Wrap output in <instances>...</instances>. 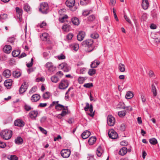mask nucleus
Returning <instances> with one entry per match:
<instances>
[{"mask_svg":"<svg viewBox=\"0 0 160 160\" xmlns=\"http://www.w3.org/2000/svg\"><path fill=\"white\" fill-rule=\"evenodd\" d=\"M91 37L94 39H96L98 38V34L96 33H93L91 35Z\"/></svg>","mask_w":160,"mask_h":160,"instance_id":"obj_48","label":"nucleus"},{"mask_svg":"<svg viewBox=\"0 0 160 160\" xmlns=\"http://www.w3.org/2000/svg\"><path fill=\"white\" fill-rule=\"evenodd\" d=\"M11 72L9 69H6L3 71L2 75L3 77L6 78H9L11 75Z\"/></svg>","mask_w":160,"mask_h":160,"instance_id":"obj_18","label":"nucleus"},{"mask_svg":"<svg viewBox=\"0 0 160 160\" xmlns=\"http://www.w3.org/2000/svg\"><path fill=\"white\" fill-rule=\"evenodd\" d=\"M38 128L42 133L45 135L47 134V131L44 129L40 126L38 127Z\"/></svg>","mask_w":160,"mask_h":160,"instance_id":"obj_53","label":"nucleus"},{"mask_svg":"<svg viewBox=\"0 0 160 160\" xmlns=\"http://www.w3.org/2000/svg\"><path fill=\"white\" fill-rule=\"evenodd\" d=\"M72 23L74 25H78L79 23V21L78 19L76 17H74L71 19Z\"/></svg>","mask_w":160,"mask_h":160,"instance_id":"obj_24","label":"nucleus"},{"mask_svg":"<svg viewBox=\"0 0 160 160\" xmlns=\"http://www.w3.org/2000/svg\"><path fill=\"white\" fill-rule=\"evenodd\" d=\"M134 94L131 91L127 92L125 96L126 98L127 99H130L133 97Z\"/></svg>","mask_w":160,"mask_h":160,"instance_id":"obj_26","label":"nucleus"},{"mask_svg":"<svg viewBox=\"0 0 160 160\" xmlns=\"http://www.w3.org/2000/svg\"><path fill=\"white\" fill-rule=\"evenodd\" d=\"M108 125L110 126H113L115 123V118L112 115L108 116L107 119Z\"/></svg>","mask_w":160,"mask_h":160,"instance_id":"obj_8","label":"nucleus"},{"mask_svg":"<svg viewBox=\"0 0 160 160\" xmlns=\"http://www.w3.org/2000/svg\"><path fill=\"white\" fill-rule=\"evenodd\" d=\"M39 11L43 14H47L48 12V6L46 2H42L40 4Z\"/></svg>","mask_w":160,"mask_h":160,"instance_id":"obj_3","label":"nucleus"},{"mask_svg":"<svg viewBox=\"0 0 160 160\" xmlns=\"http://www.w3.org/2000/svg\"><path fill=\"white\" fill-rule=\"evenodd\" d=\"M65 108L64 106L60 104H56L55 106V108L57 111H61L62 110H65Z\"/></svg>","mask_w":160,"mask_h":160,"instance_id":"obj_23","label":"nucleus"},{"mask_svg":"<svg viewBox=\"0 0 160 160\" xmlns=\"http://www.w3.org/2000/svg\"><path fill=\"white\" fill-rule=\"evenodd\" d=\"M68 85L69 82L68 80H62L59 84L58 88L60 89H65L68 87Z\"/></svg>","mask_w":160,"mask_h":160,"instance_id":"obj_6","label":"nucleus"},{"mask_svg":"<svg viewBox=\"0 0 160 160\" xmlns=\"http://www.w3.org/2000/svg\"><path fill=\"white\" fill-rule=\"evenodd\" d=\"M124 17V18L130 24L131 23V20L129 19V18H128L126 15H125Z\"/></svg>","mask_w":160,"mask_h":160,"instance_id":"obj_63","label":"nucleus"},{"mask_svg":"<svg viewBox=\"0 0 160 160\" xmlns=\"http://www.w3.org/2000/svg\"><path fill=\"white\" fill-rule=\"evenodd\" d=\"M7 18V15L6 14H3L0 15V21L2 19H5Z\"/></svg>","mask_w":160,"mask_h":160,"instance_id":"obj_54","label":"nucleus"},{"mask_svg":"<svg viewBox=\"0 0 160 160\" xmlns=\"http://www.w3.org/2000/svg\"><path fill=\"white\" fill-rule=\"evenodd\" d=\"M59 66L61 69L65 72H68L69 71V68L67 67L66 63H62L60 64Z\"/></svg>","mask_w":160,"mask_h":160,"instance_id":"obj_15","label":"nucleus"},{"mask_svg":"<svg viewBox=\"0 0 160 160\" xmlns=\"http://www.w3.org/2000/svg\"><path fill=\"white\" fill-rule=\"evenodd\" d=\"M65 56L62 54L58 56V58L59 60L64 59H65Z\"/></svg>","mask_w":160,"mask_h":160,"instance_id":"obj_62","label":"nucleus"},{"mask_svg":"<svg viewBox=\"0 0 160 160\" xmlns=\"http://www.w3.org/2000/svg\"><path fill=\"white\" fill-rule=\"evenodd\" d=\"M24 108L26 111H29L33 109L30 106L26 104H25L24 105Z\"/></svg>","mask_w":160,"mask_h":160,"instance_id":"obj_45","label":"nucleus"},{"mask_svg":"<svg viewBox=\"0 0 160 160\" xmlns=\"http://www.w3.org/2000/svg\"><path fill=\"white\" fill-rule=\"evenodd\" d=\"M90 133L89 131L86 130L82 133V137L83 139H86L90 136Z\"/></svg>","mask_w":160,"mask_h":160,"instance_id":"obj_21","label":"nucleus"},{"mask_svg":"<svg viewBox=\"0 0 160 160\" xmlns=\"http://www.w3.org/2000/svg\"><path fill=\"white\" fill-rule=\"evenodd\" d=\"M13 75L15 78H18L20 76V72L19 71H14L12 73Z\"/></svg>","mask_w":160,"mask_h":160,"instance_id":"obj_37","label":"nucleus"},{"mask_svg":"<svg viewBox=\"0 0 160 160\" xmlns=\"http://www.w3.org/2000/svg\"><path fill=\"white\" fill-rule=\"evenodd\" d=\"M70 154L71 151L69 149H63L61 152V154L63 158H68Z\"/></svg>","mask_w":160,"mask_h":160,"instance_id":"obj_9","label":"nucleus"},{"mask_svg":"<svg viewBox=\"0 0 160 160\" xmlns=\"http://www.w3.org/2000/svg\"><path fill=\"white\" fill-rule=\"evenodd\" d=\"M45 80V79L42 78H38L36 79V81L37 82H39L40 81L42 82H43Z\"/></svg>","mask_w":160,"mask_h":160,"instance_id":"obj_64","label":"nucleus"},{"mask_svg":"<svg viewBox=\"0 0 160 160\" xmlns=\"http://www.w3.org/2000/svg\"><path fill=\"white\" fill-rule=\"evenodd\" d=\"M40 96L38 94H33L31 97V100L33 102H36L38 101L40 98Z\"/></svg>","mask_w":160,"mask_h":160,"instance_id":"obj_16","label":"nucleus"},{"mask_svg":"<svg viewBox=\"0 0 160 160\" xmlns=\"http://www.w3.org/2000/svg\"><path fill=\"white\" fill-rule=\"evenodd\" d=\"M37 88L36 87L34 86L30 90L29 93L30 94H31L34 93L36 91Z\"/></svg>","mask_w":160,"mask_h":160,"instance_id":"obj_50","label":"nucleus"},{"mask_svg":"<svg viewBox=\"0 0 160 160\" xmlns=\"http://www.w3.org/2000/svg\"><path fill=\"white\" fill-rule=\"evenodd\" d=\"M152 92L153 93V96L156 97L157 95V92L155 86L154 84L152 85Z\"/></svg>","mask_w":160,"mask_h":160,"instance_id":"obj_30","label":"nucleus"},{"mask_svg":"<svg viewBox=\"0 0 160 160\" xmlns=\"http://www.w3.org/2000/svg\"><path fill=\"white\" fill-rule=\"evenodd\" d=\"M47 119V118L46 116H43L42 117L40 120V121L41 123H43L45 122Z\"/></svg>","mask_w":160,"mask_h":160,"instance_id":"obj_59","label":"nucleus"},{"mask_svg":"<svg viewBox=\"0 0 160 160\" xmlns=\"http://www.w3.org/2000/svg\"><path fill=\"white\" fill-rule=\"evenodd\" d=\"M118 69L121 72H124L125 70L124 65L123 64L120 63L118 65Z\"/></svg>","mask_w":160,"mask_h":160,"instance_id":"obj_32","label":"nucleus"},{"mask_svg":"<svg viewBox=\"0 0 160 160\" xmlns=\"http://www.w3.org/2000/svg\"><path fill=\"white\" fill-rule=\"evenodd\" d=\"M86 79V77H79L78 78V81L79 84H82Z\"/></svg>","mask_w":160,"mask_h":160,"instance_id":"obj_34","label":"nucleus"},{"mask_svg":"<svg viewBox=\"0 0 160 160\" xmlns=\"http://www.w3.org/2000/svg\"><path fill=\"white\" fill-rule=\"evenodd\" d=\"M75 2V0H67L65 4L68 7L72 8L73 7V8H72L71 10L74 11L77 9V8L74 6Z\"/></svg>","mask_w":160,"mask_h":160,"instance_id":"obj_5","label":"nucleus"},{"mask_svg":"<svg viewBox=\"0 0 160 160\" xmlns=\"http://www.w3.org/2000/svg\"><path fill=\"white\" fill-rule=\"evenodd\" d=\"M15 41V38L13 37H11L8 38V41L11 43H13Z\"/></svg>","mask_w":160,"mask_h":160,"instance_id":"obj_57","label":"nucleus"},{"mask_svg":"<svg viewBox=\"0 0 160 160\" xmlns=\"http://www.w3.org/2000/svg\"><path fill=\"white\" fill-rule=\"evenodd\" d=\"M85 36V33L84 32L80 31L77 36V39L79 41H82L84 38Z\"/></svg>","mask_w":160,"mask_h":160,"instance_id":"obj_13","label":"nucleus"},{"mask_svg":"<svg viewBox=\"0 0 160 160\" xmlns=\"http://www.w3.org/2000/svg\"><path fill=\"white\" fill-rule=\"evenodd\" d=\"M120 144L122 146H126L128 144V142L126 141H122L120 142Z\"/></svg>","mask_w":160,"mask_h":160,"instance_id":"obj_61","label":"nucleus"},{"mask_svg":"<svg viewBox=\"0 0 160 160\" xmlns=\"http://www.w3.org/2000/svg\"><path fill=\"white\" fill-rule=\"evenodd\" d=\"M97 156L100 157L101 156L102 153L103 152L102 148L101 146H99L97 149Z\"/></svg>","mask_w":160,"mask_h":160,"instance_id":"obj_27","label":"nucleus"},{"mask_svg":"<svg viewBox=\"0 0 160 160\" xmlns=\"http://www.w3.org/2000/svg\"><path fill=\"white\" fill-rule=\"evenodd\" d=\"M100 62L98 60L96 59L91 64V67L92 68H96L99 64Z\"/></svg>","mask_w":160,"mask_h":160,"instance_id":"obj_22","label":"nucleus"},{"mask_svg":"<svg viewBox=\"0 0 160 160\" xmlns=\"http://www.w3.org/2000/svg\"><path fill=\"white\" fill-rule=\"evenodd\" d=\"M14 124L15 126L20 127V119H18L15 121L14 122Z\"/></svg>","mask_w":160,"mask_h":160,"instance_id":"obj_51","label":"nucleus"},{"mask_svg":"<svg viewBox=\"0 0 160 160\" xmlns=\"http://www.w3.org/2000/svg\"><path fill=\"white\" fill-rule=\"evenodd\" d=\"M23 8L24 10L27 12L30 11L31 9L30 6L27 3L24 4Z\"/></svg>","mask_w":160,"mask_h":160,"instance_id":"obj_36","label":"nucleus"},{"mask_svg":"<svg viewBox=\"0 0 160 160\" xmlns=\"http://www.w3.org/2000/svg\"><path fill=\"white\" fill-rule=\"evenodd\" d=\"M49 37V35L47 33H44L41 36V38L43 41H46Z\"/></svg>","mask_w":160,"mask_h":160,"instance_id":"obj_28","label":"nucleus"},{"mask_svg":"<svg viewBox=\"0 0 160 160\" xmlns=\"http://www.w3.org/2000/svg\"><path fill=\"white\" fill-rule=\"evenodd\" d=\"M86 106L84 108V110L85 111H88L89 109V111L91 114H89V115L91 117H93L94 115V112H93V107L92 104L89 105V104L87 102L86 103Z\"/></svg>","mask_w":160,"mask_h":160,"instance_id":"obj_7","label":"nucleus"},{"mask_svg":"<svg viewBox=\"0 0 160 160\" xmlns=\"http://www.w3.org/2000/svg\"><path fill=\"white\" fill-rule=\"evenodd\" d=\"M12 79H7L4 82V85L7 88L10 89L12 84Z\"/></svg>","mask_w":160,"mask_h":160,"instance_id":"obj_14","label":"nucleus"},{"mask_svg":"<svg viewBox=\"0 0 160 160\" xmlns=\"http://www.w3.org/2000/svg\"><path fill=\"white\" fill-rule=\"evenodd\" d=\"M38 112L37 111H32L29 113V117L32 119H36V118L38 114Z\"/></svg>","mask_w":160,"mask_h":160,"instance_id":"obj_12","label":"nucleus"},{"mask_svg":"<svg viewBox=\"0 0 160 160\" xmlns=\"http://www.w3.org/2000/svg\"><path fill=\"white\" fill-rule=\"evenodd\" d=\"M127 151L128 149L127 148L125 147H123L120 150L118 153L120 155L123 156L126 154Z\"/></svg>","mask_w":160,"mask_h":160,"instance_id":"obj_19","label":"nucleus"},{"mask_svg":"<svg viewBox=\"0 0 160 160\" xmlns=\"http://www.w3.org/2000/svg\"><path fill=\"white\" fill-rule=\"evenodd\" d=\"M149 141L150 143L153 145H155L158 142L157 140L155 138H150Z\"/></svg>","mask_w":160,"mask_h":160,"instance_id":"obj_31","label":"nucleus"},{"mask_svg":"<svg viewBox=\"0 0 160 160\" xmlns=\"http://www.w3.org/2000/svg\"><path fill=\"white\" fill-rule=\"evenodd\" d=\"M28 86V83L24 82L21 86V94L25 92Z\"/></svg>","mask_w":160,"mask_h":160,"instance_id":"obj_11","label":"nucleus"},{"mask_svg":"<svg viewBox=\"0 0 160 160\" xmlns=\"http://www.w3.org/2000/svg\"><path fill=\"white\" fill-rule=\"evenodd\" d=\"M118 114L119 116L120 117L124 116L126 115L125 111H122L119 112H118Z\"/></svg>","mask_w":160,"mask_h":160,"instance_id":"obj_55","label":"nucleus"},{"mask_svg":"<svg viewBox=\"0 0 160 160\" xmlns=\"http://www.w3.org/2000/svg\"><path fill=\"white\" fill-rule=\"evenodd\" d=\"M20 54V51L18 50H14L12 52V55L14 57H17L18 56L19 58H20V56H19Z\"/></svg>","mask_w":160,"mask_h":160,"instance_id":"obj_29","label":"nucleus"},{"mask_svg":"<svg viewBox=\"0 0 160 160\" xmlns=\"http://www.w3.org/2000/svg\"><path fill=\"white\" fill-rule=\"evenodd\" d=\"M8 159L10 160H18V158L15 155H11Z\"/></svg>","mask_w":160,"mask_h":160,"instance_id":"obj_49","label":"nucleus"},{"mask_svg":"<svg viewBox=\"0 0 160 160\" xmlns=\"http://www.w3.org/2000/svg\"><path fill=\"white\" fill-rule=\"evenodd\" d=\"M12 49L11 46L9 45H5L3 48V50L4 52L7 53H9L10 52Z\"/></svg>","mask_w":160,"mask_h":160,"instance_id":"obj_20","label":"nucleus"},{"mask_svg":"<svg viewBox=\"0 0 160 160\" xmlns=\"http://www.w3.org/2000/svg\"><path fill=\"white\" fill-rule=\"evenodd\" d=\"M108 135L109 137L112 139H116L118 137L117 133L113 129L109 130Z\"/></svg>","mask_w":160,"mask_h":160,"instance_id":"obj_10","label":"nucleus"},{"mask_svg":"<svg viewBox=\"0 0 160 160\" xmlns=\"http://www.w3.org/2000/svg\"><path fill=\"white\" fill-rule=\"evenodd\" d=\"M90 0H80V4L82 6H85L88 4Z\"/></svg>","mask_w":160,"mask_h":160,"instance_id":"obj_33","label":"nucleus"},{"mask_svg":"<svg viewBox=\"0 0 160 160\" xmlns=\"http://www.w3.org/2000/svg\"><path fill=\"white\" fill-rule=\"evenodd\" d=\"M118 108L122 109H126V107L125 106L123 102H119L118 105Z\"/></svg>","mask_w":160,"mask_h":160,"instance_id":"obj_46","label":"nucleus"},{"mask_svg":"<svg viewBox=\"0 0 160 160\" xmlns=\"http://www.w3.org/2000/svg\"><path fill=\"white\" fill-rule=\"evenodd\" d=\"M73 37V34L71 33H69L67 36V38L68 40H71Z\"/></svg>","mask_w":160,"mask_h":160,"instance_id":"obj_58","label":"nucleus"},{"mask_svg":"<svg viewBox=\"0 0 160 160\" xmlns=\"http://www.w3.org/2000/svg\"><path fill=\"white\" fill-rule=\"evenodd\" d=\"M68 112V107H66L65 108V110H63L62 112L60 115H61V116H64L67 115Z\"/></svg>","mask_w":160,"mask_h":160,"instance_id":"obj_38","label":"nucleus"},{"mask_svg":"<svg viewBox=\"0 0 160 160\" xmlns=\"http://www.w3.org/2000/svg\"><path fill=\"white\" fill-rule=\"evenodd\" d=\"M142 6L144 9H147L149 7L148 0H142Z\"/></svg>","mask_w":160,"mask_h":160,"instance_id":"obj_17","label":"nucleus"},{"mask_svg":"<svg viewBox=\"0 0 160 160\" xmlns=\"http://www.w3.org/2000/svg\"><path fill=\"white\" fill-rule=\"evenodd\" d=\"M70 28V26L67 24L63 25L62 28V30L65 31H69Z\"/></svg>","mask_w":160,"mask_h":160,"instance_id":"obj_35","label":"nucleus"},{"mask_svg":"<svg viewBox=\"0 0 160 160\" xmlns=\"http://www.w3.org/2000/svg\"><path fill=\"white\" fill-rule=\"evenodd\" d=\"M126 126L124 124L121 125L120 128V129L122 131H124L126 129Z\"/></svg>","mask_w":160,"mask_h":160,"instance_id":"obj_60","label":"nucleus"},{"mask_svg":"<svg viewBox=\"0 0 160 160\" xmlns=\"http://www.w3.org/2000/svg\"><path fill=\"white\" fill-rule=\"evenodd\" d=\"M93 43V41L92 39H87L83 41L82 44L83 47L88 48V52H91L95 48Z\"/></svg>","mask_w":160,"mask_h":160,"instance_id":"obj_1","label":"nucleus"},{"mask_svg":"<svg viewBox=\"0 0 160 160\" xmlns=\"http://www.w3.org/2000/svg\"><path fill=\"white\" fill-rule=\"evenodd\" d=\"M68 18V16L65 15L64 16L59 18V21L61 22H64V19Z\"/></svg>","mask_w":160,"mask_h":160,"instance_id":"obj_47","label":"nucleus"},{"mask_svg":"<svg viewBox=\"0 0 160 160\" xmlns=\"http://www.w3.org/2000/svg\"><path fill=\"white\" fill-rule=\"evenodd\" d=\"M83 86L86 88H90L93 86V84L92 83H89L85 84Z\"/></svg>","mask_w":160,"mask_h":160,"instance_id":"obj_52","label":"nucleus"},{"mask_svg":"<svg viewBox=\"0 0 160 160\" xmlns=\"http://www.w3.org/2000/svg\"><path fill=\"white\" fill-rule=\"evenodd\" d=\"M12 135V131L7 130H2L0 133L1 137L5 140L9 139L11 137Z\"/></svg>","mask_w":160,"mask_h":160,"instance_id":"obj_2","label":"nucleus"},{"mask_svg":"<svg viewBox=\"0 0 160 160\" xmlns=\"http://www.w3.org/2000/svg\"><path fill=\"white\" fill-rule=\"evenodd\" d=\"M92 10H84L82 12V15L84 16H86L88 15L90 13L92 12Z\"/></svg>","mask_w":160,"mask_h":160,"instance_id":"obj_44","label":"nucleus"},{"mask_svg":"<svg viewBox=\"0 0 160 160\" xmlns=\"http://www.w3.org/2000/svg\"><path fill=\"white\" fill-rule=\"evenodd\" d=\"M46 68H47L48 71L51 74L56 69V67L54 66L53 63L51 62H48L45 65Z\"/></svg>","mask_w":160,"mask_h":160,"instance_id":"obj_4","label":"nucleus"},{"mask_svg":"<svg viewBox=\"0 0 160 160\" xmlns=\"http://www.w3.org/2000/svg\"><path fill=\"white\" fill-rule=\"evenodd\" d=\"M95 18V16L93 15H92L89 16L88 17V19L90 21H93Z\"/></svg>","mask_w":160,"mask_h":160,"instance_id":"obj_56","label":"nucleus"},{"mask_svg":"<svg viewBox=\"0 0 160 160\" xmlns=\"http://www.w3.org/2000/svg\"><path fill=\"white\" fill-rule=\"evenodd\" d=\"M151 15L153 18H157V12L155 10H153L151 11Z\"/></svg>","mask_w":160,"mask_h":160,"instance_id":"obj_43","label":"nucleus"},{"mask_svg":"<svg viewBox=\"0 0 160 160\" xmlns=\"http://www.w3.org/2000/svg\"><path fill=\"white\" fill-rule=\"evenodd\" d=\"M96 70L93 69H89L88 73L91 76H92L96 73Z\"/></svg>","mask_w":160,"mask_h":160,"instance_id":"obj_40","label":"nucleus"},{"mask_svg":"<svg viewBox=\"0 0 160 160\" xmlns=\"http://www.w3.org/2000/svg\"><path fill=\"white\" fill-rule=\"evenodd\" d=\"M50 93L49 92H47L43 94V98L44 99H48L50 96Z\"/></svg>","mask_w":160,"mask_h":160,"instance_id":"obj_42","label":"nucleus"},{"mask_svg":"<svg viewBox=\"0 0 160 160\" xmlns=\"http://www.w3.org/2000/svg\"><path fill=\"white\" fill-rule=\"evenodd\" d=\"M51 81L54 83L57 82L58 81V78L55 76H53L51 78Z\"/></svg>","mask_w":160,"mask_h":160,"instance_id":"obj_39","label":"nucleus"},{"mask_svg":"<svg viewBox=\"0 0 160 160\" xmlns=\"http://www.w3.org/2000/svg\"><path fill=\"white\" fill-rule=\"evenodd\" d=\"M16 13L17 14V18L19 19V20H20V8L18 7H17L16 8Z\"/></svg>","mask_w":160,"mask_h":160,"instance_id":"obj_41","label":"nucleus"},{"mask_svg":"<svg viewBox=\"0 0 160 160\" xmlns=\"http://www.w3.org/2000/svg\"><path fill=\"white\" fill-rule=\"evenodd\" d=\"M96 138L95 137H90L88 140V142L89 145H93L96 141Z\"/></svg>","mask_w":160,"mask_h":160,"instance_id":"obj_25","label":"nucleus"}]
</instances>
